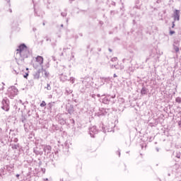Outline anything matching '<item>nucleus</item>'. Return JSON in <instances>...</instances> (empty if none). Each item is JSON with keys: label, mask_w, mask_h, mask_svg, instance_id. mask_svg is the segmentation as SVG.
<instances>
[{"label": "nucleus", "mask_w": 181, "mask_h": 181, "mask_svg": "<svg viewBox=\"0 0 181 181\" xmlns=\"http://www.w3.org/2000/svg\"><path fill=\"white\" fill-rule=\"evenodd\" d=\"M40 73H42V69H39L33 74L34 80H39L40 78Z\"/></svg>", "instance_id": "nucleus-6"}, {"label": "nucleus", "mask_w": 181, "mask_h": 181, "mask_svg": "<svg viewBox=\"0 0 181 181\" xmlns=\"http://www.w3.org/2000/svg\"><path fill=\"white\" fill-rule=\"evenodd\" d=\"M44 181H49V179H47V178L44 179Z\"/></svg>", "instance_id": "nucleus-28"}, {"label": "nucleus", "mask_w": 181, "mask_h": 181, "mask_svg": "<svg viewBox=\"0 0 181 181\" xmlns=\"http://www.w3.org/2000/svg\"><path fill=\"white\" fill-rule=\"evenodd\" d=\"M8 94L9 98H11V100L13 99L16 95H18V88H16L15 86L9 88L8 90Z\"/></svg>", "instance_id": "nucleus-2"}, {"label": "nucleus", "mask_w": 181, "mask_h": 181, "mask_svg": "<svg viewBox=\"0 0 181 181\" xmlns=\"http://www.w3.org/2000/svg\"><path fill=\"white\" fill-rule=\"evenodd\" d=\"M173 18L175 22H176V21H180V10H177V9L174 10Z\"/></svg>", "instance_id": "nucleus-4"}, {"label": "nucleus", "mask_w": 181, "mask_h": 181, "mask_svg": "<svg viewBox=\"0 0 181 181\" xmlns=\"http://www.w3.org/2000/svg\"><path fill=\"white\" fill-rule=\"evenodd\" d=\"M42 25H43V26H45V23H43V24H42Z\"/></svg>", "instance_id": "nucleus-36"}, {"label": "nucleus", "mask_w": 181, "mask_h": 181, "mask_svg": "<svg viewBox=\"0 0 181 181\" xmlns=\"http://www.w3.org/2000/svg\"><path fill=\"white\" fill-rule=\"evenodd\" d=\"M46 88H47V90H52V86H50V83H47V84Z\"/></svg>", "instance_id": "nucleus-13"}, {"label": "nucleus", "mask_w": 181, "mask_h": 181, "mask_svg": "<svg viewBox=\"0 0 181 181\" xmlns=\"http://www.w3.org/2000/svg\"><path fill=\"white\" fill-rule=\"evenodd\" d=\"M10 13H12V8H9Z\"/></svg>", "instance_id": "nucleus-26"}, {"label": "nucleus", "mask_w": 181, "mask_h": 181, "mask_svg": "<svg viewBox=\"0 0 181 181\" xmlns=\"http://www.w3.org/2000/svg\"><path fill=\"white\" fill-rule=\"evenodd\" d=\"M61 15H62L63 17L67 16V13H66V12L61 13Z\"/></svg>", "instance_id": "nucleus-19"}, {"label": "nucleus", "mask_w": 181, "mask_h": 181, "mask_svg": "<svg viewBox=\"0 0 181 181\" xmlns=\"http://www.w3.org/2000/svg\"><path fill=\"white\" fill-rule=\"evenodd\" d=\"M40 105V107H46V102H45V100H42Z\"/></svg>", "instance_id": "nucleus-12"}, {"label": "nucleus", "mask_w": 181, "mask_h": 181, "mask_svg": "<svg viewBox=\"0 0 181 181\" xmlns=\"http://www.w3.org/2000/svg\"><path fill=\"white\" fill-rule=\"evenodd\" d=\"M147 93H148V90H146V88L143 87L141 90V94H142V95H145V94H146Z\"/></svg>", "instance_id": "nucleus-10"}, {"label": "nucleus", "mask_w": 181, "mask_h": 181, "mask_svg": "<svg viewBox=\"0 0 181 181\" xmlns=\"http://www.w3.org/2000/svg\"><path fill=\"white\" fill-rule=\"evenodd\" d=\"M17 27V26H19V24L18 23V21H15L13 24H12V27L13 28H15Z\"/></svg>", "instance_id": "nucleus-11"}, {"label": "nucleus", "mask_w": 181, "mask_h": 181, "mask_svg": "<svg viewBox=\"0 0 181 181\" xmlns=\"http://www.w3.org/2000/svg\"><path fill=\"white\" fill-rule=\"evenodd\" d=\"M109 52H112V49H111L110 48H109Z\"/></svg>", "instance_id": "nucleus-30"}, {"label": "nucleus", "mask_w": 181, "mask_h": 181, "mask_svg": "<svg viewBox=\"0 0 181 181\" xmlns=\"http://www.w3.org/2000/svg\"><path fill=\"white\" fill-rule=\"evenodd\" d=\"M26 70H29V69L27 68Z\"/></svg>", "instance_id": "nucleus-39"}, {"label": "nucleus", "mask_w": 181, "mask_h": 181, "mask_svg": "<svg viewBox=\"0 0 181 181\" xmlns=\"http://www.w3.org/2000/svg\"><path fill=\"white\" fill-rule=\"evenodd\" d=\"M16 176V177H19L20 175H19V174H17Z\"/></svg>", "instance_id": "nucleus-29"}, {"label": "nucleus", "mask_w": 181, "mask_h": 181, "mask_svg": "<svg viewBox=\"0 0 181 181\" xmlns=\"http://www.w3.org/2000/svg\"><path fill=\"white\" fill-rule=\"evenodd\" d=\"M8 2H11V0H8Z\"/></svg>", "instance_id": "nucleus-37"}, {"label": "nucleus", "mask_w": 181, "mask_h": 181, "mask_svg": "<svg viewBox=\"0 0 181 181\" xmlns=\"http://www.w3.org/2000/svg\"><path fill=\"white\" fill-rule=\"evenodd\" d=\"M173 25H172V28H175V21H173Z\"/></svg>", "instance_id": "nucleus-23"}, {"label": "nucleus", "mask_w": 181, "mask_h": 181, "mask_svg": "<svg viewBox=\"0 0 181 181\" xmlns=\"http://www.w3.org/2000/svg\"><path fill=\"white\" fill-rule=\"evenodd\" d=\"M90 135L92 137H94V134H97V129L95 128V127H93L90 129Z\"/></svg>", "instance_id": "nucleus-7"}, {"label": "nucleus", "mask_w": 181, "mask_h": 181, "mask_svg": "<svg viewBox=\"0 0 181 181\" xmlns=\"http://www.w3.org/2000/svg\"><path fill=\"white\" fill-rule=\"evenodd\" d=\"M19 46H26V45H25V43H22Z\"/></svg>", "instance_id": "nucleus-24"}, {"label": "nucleus", "mask_w": 181, "mask_h": 181, "mask_svg": "<svg viewBox=\"0 0 181 181\" xmlns=\"http://www.w3.org/2000/svg\"><path fill=\"white\" fill-rule=\"evenodd\" d=\"M47 40H49V39H48V38H47Z\"/></svg>", "instance_id": "nucleus-38"}, {"label": "nucleus", "mask_w": 181, "mask_h": 181, "mask_svg": "<svg viewBox=\"0 0 181 181\" xmlns=\"http://www.w3.org/2000/svg\"><path fill=\"white\" fill-rule=\"evenodd\" d=\"M19 103H22V100H19Z\"/></svg>", "instance_id": "nucleus-33"}, {"label": "nucleus", "mask_w": 181, "mask_h": 181, "mask_svg": "<svg viewBox=\"0 0 181 181\" xmlns=\"http://www.w3.org/2000/svg\"><path fill=\"white\" fill-rule=\"evenodd\" d=\"M114 67H115V69H118V68H117V65H112L111 69H114Z\"/></svg>", "instance_id": "nucleus-22"}, {"label": "nucleus", "mask_w": 181, "mask_h": 181, "mask_svg": "<svg viewBox=\"0 0 181 181\" xmlns=\"http://www.w3.org/2000/svg\"><path fill=\"white\" fill-rule=\"evenodd\" d=\"M29 76V74L28 73H25L24 75H23V77L24 78H28V76Z\"/></svg>", "instance_id": "nucleus-20"}, {"label": "nucleus", "mask_w": 181, "mask_h": 181, "mask_svg": "<svg viewBox=\"0 0 181 181\" xmlns=\"http://www.w3.org/2000/svg\"><path fill=\"white\" fill-rule=\"evenodd\" d=\"M36 155H39V153H38V152H37V153H36Z\"/></svg>", "instance_id": "nucleus-34"}, {"label": "nucleus", "mask_w": 181, "mask_h": 181, "mask_svg": "<svg viewBox=\"0 0 181 181\" xmlns=\"http://www.w3.org/2000/svg\"><path fill=\"white\" fill-rule=\"evenodd\" d=\"M63 26H64V25H63V24H62V25H61V28H63Z\"/></svg>", "instance_id": "nucleus-32"}, {"label": "nucleus", "mask_w": 181, "mask_h": 181, "mask_svg": "<svg viewBox=\"0 0 181 181\" xmlns=\"http://www.w3.org/2000/svg\"><path fill=\"white\" fill-rule=\"evenodd\" d=\"M175 156H176V158H177L178 159H180V152H177Z\"/></svg>", "instance_id": "nucleus-15"}, {"label": "nucleus", "mask_w": 181, "mask_h": 181, "mask_svg": "<svg viewBox=\"0 0 181 181\" xmlns=\"http://www.w3.org/2000/svg\"><path fill=\"white\" fill-rule=\"evenodd\" d=\"M44 152L45 153H50L52 152V146L47 145L44 146Z\"/></svg>", "instance_id": "nucleus-8"}, {"label": "nucleus", "mask_w": 181, "mask_h": 181, "mask_svg": "<svg viewBox=\"0 0 181 181\" xmlns=\"http://www.w3.org/2000/svg\"><path fill=\"white\" fill-rule=\"evenodd\" d=\"M75 80H76V78H74V77H71L69 79V81H71L72 83V84H74Z\"/></svg>", "instance_id": "nucleus-14"}, {"label": "nucleus", "mask_w": 181, "mask_h": 181, "mask_svg": "<svg viewBox=\"0 0 181 181\" xmlns=\"http://www.w3.org/2000/svg\"><path fill=\"white\" fill-rule=\"evenodd\" d=\"M33 67H35V69H37V65L33 64Z\"/></svg>", "instance_id": "nucleus-25"}, {"label": "nucleus", "mask_w": 181, "mask_h": 181, "mask_svg": "<svg viewBox=\"0 0 181 181\" xmlns=\"http://www.w3.org/2000/svg\"><path fill=\"white\" fill-rule=\"evenodd\" d=\"M41 71H42V73H44L45 77H46L47 78H49L50 74L47 71H46V69H43V67H42L41 69Z\"/></svg>", "instance_id": "nucleus-9"}, {"label": "nucleus", "mask_w": 181, "mask_h": 181, "mask_svg": "<svg viewBox=\"0 0 181 181\" xmlns=\"http://www.w3.org/2000/svg\"><path fill=\"white\" fill-rule=\"evenodd\" d=\"M175 101H176L177 103H181V98H180V97L176 98Z\"/></svg>", "instance_id": "nucleus-17"}, {"label": "nucleus", "mask_w": 181, "mask_h": 181, "mask_svg": "<svg viewBox=\"0 0 181 181\" xmlns=\"http://www.w3.org/2000/svg\"><path fill=\"white\" fill-rule=\"evenodd\" d=\"M110 60H111V62H117V60H118V58H117V57H113V58H112Z\"/></svg>", "instance_id": "nucleus-18"}, {"label": "nucleus", "mask_w": 181, "mask_h": 181, "mask_svg": "<svg viewBox=\"0 0 181 181\" xmlns=\"http://www.w3.org/2000/svg\"><path fill=\"white\" fill-rule=\"evenodd\" d=\"M33 32H36L37 29L34 28H33Z\"/></svg>", "instance_id": "nucleus-27"}, {"label": "nucleus", "mask_w": 181, "mask_h": 181, "mask_svg": "<svg viewBox=\"0 0 181 181\" xmlns=\"http://www.w3.org/2000/svg\"><path fill=\"white\" fill-rule=\"evenodd\" d=\"M35 62L37 63L38 66H41L42 68L43 67V62L44 59L42 56H37L35 57Z\"/></svg>", "instance_id": "nucleus-5"}, {"label": "nucleus", "mask_w": 181, "mask_h": 181, "mask_svg": "<svg viewBox=\"0 0 181 181\" xmlns=\"http://www.w3.org/2000/svg\"><path fill=\"white\" fill-rule=\"evenodd\" d=\"M113 77H115V78L117 77V74H115Z\"/></svg>", "instance_id": "nucleus-31"}, {"label": "nucleus", "mask_w": 181, "mask_h": 181, "mask_svg": "<svg viewBox=\"0 0 181 181\" xmlns=\"http://www.w3.org/2000/svg\"><path fill=\"white\" fill-rule=\"evenodd\" d=\"M1 104H2V106H1L2 110L8 112V111H9L10 110L9 100L8 98L3 99Z\"/></svg>", "instance_id": "nucleus-3"}, {"label": "nucleus", "mask_w": 181, "mask_h": 181, "mask_svg": "<svg viewBox=\"0 0 181 181\" xmlns=\"http://www.w3.org/2000/svg\"><path fill=\"white\" fill-rule=\"evenodd\" d=\"M19 54L21 57H28L29 49L27 46H19L17 49V54Z\"/></svg>", "instance_id": "nucleus-1"}, {"label": "nucleus", "mask_w": 181, "mask_h": 181, "mask_svg": "<svg viewBox=\"0 0 181 181\" xmlns=\"http://www.w3.org/2000/svg\"><path fill=\"white\" fill-rule=\"evenodd\" d=\"M36 155H39V153H38V152H37V153H36Z\"/></svg>", "instance_id": "nucleus-35"}, {"label": "nucleus", "mask_w": 181, "mask_h": 181, "mask_svg": "<svg viewBox=\"0 0 181 181\" xmlns=\"http://www.w3.org/2000/svg\"><path fill=\"white\" fill-rule=\"evenodd\" d=\"M170 35H175V31H173V30H170Z\"/></svg>", "instance_id": "nucleus-21"}, {"label": "nucleus", "mask_w": 181, "mask_h": 181, "mask_svg": "<svg viewBox=\"0 0 181 181\" xmlns=\"http://www.w3.org/2000/svg\"><path fill=\"white\" fill-rule=\"evenodd\" d=\"M174 50L175 53H177L179 52V47H174Z\"/></svg>", "instance_id": "nucleus-16"}]
</instances>
